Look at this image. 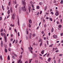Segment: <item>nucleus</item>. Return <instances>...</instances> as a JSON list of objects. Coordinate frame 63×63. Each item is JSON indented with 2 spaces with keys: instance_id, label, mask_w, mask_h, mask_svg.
Here are the masks:
<instances>
[{
  "instance_id": "obj_18",
  "label": "nucleus",
  "mask_w": 63,
  "mask_h": 63,
  "mask_svg": "<svg viewBox=\"0 0 63 63\" xmlns=\"http://www.w3.org/2000/svg\"><path fill=\"white\" fill-rule=\"evenodd\" d=\"M10 26L12 27H14V26H15V25H12V24H10Z\"/></svg>"
},
{
  "instance_id": "obj_23",
  "label": "nucleus",
  "mask_w": 63,
  "mask_h": 63,
  "mask_svg": "<svg viewBox=\"0 0 63 63\" xmlns=\"http://www.w3.org/2000/svg\"><path fill=\"white\" fill-rule=\"evenodd\" d=\"M8 6H10V5H11V1H10L8 3Z\"/></svg>"
},
{
  "instance_id": "obj_48",
  "label": "nucleus",
  "mask_w": 63,
  "mask_h": 63,
  "mask_svg": "<svg viewBox=\"0 0 63 63\" xmlns=\"http://www.w3.org/2000/svg\"><path fill=\"white\" fill-rule=\"evenodd\" d=\"M42 11H41L40 12V14H42Z\"/></svg>"
},
{
  "instance_id": "obj_41",
  "label": "nucleus",
  "mask_w": 63,
  "mask_h": 63,
  "mask_svg": "<svg viewBox=\"0 0 63 63\" xmlns=\"http://www.w3.org/2000/svg\"><path fill=\"white\" fill-rule=\"evenodd\" d=\"M42 42V39H40L39 40V42Z\"/></svg>"
},
{
  "instance_id": "obj_44",
  "label": "nucleus",
  "mask_w": 63,
  "mask_h": 63,
  "mask_svg": "<svg viewBox=\"0 0 63 63\" xmlns=\"http://www.w3.org/2000/svg\"><path fill=\"white\" fill-rule=\"evenodd\" d=\"M16 43H18V41H17V40H16Z\"/></svg>"
},
{
  "instance_id": "obj_6",
  "label": "nucleus",
  "mask_w": 63,
  "mask_h": 63,
  "mask_svg": "<svg viewBox=\"0 0 63 63\" xmlns=\"http://www.w3.org/2000/svg\"><path fill=\"white\" fill-rule=\"evenodd\" d=\"M45 52V51L44 50H42L41 52V53L42 54H44V52Z\"/></svg>"
},
{
  "instance_id": "obj_31",
  "label": "nucleus",
  "mask_w": 63,
  "mask_h": 63,
  "mask_svg": "<svg viewBox=\"0 0 63 63\" xmlns=\"http://www.w3.org/2000/svg\"><path fill=\"white\" fill-rule=\"evenodd\" d=\"M3 31V29H1L0 31V32H2Z\"/></svg>"
},
{
  "instance_id": "obj_25",
  "label": "nucleus",
  "mask_w": 63,
  "mask_h": 63,
  "mask_svg": "<svg viewBox=\"0 0 63 63\" xmlns=\"http://www.w3.org/2000/svg\"><path fill=\"white\" fill-rule=\"evenodd\" d=\"M42 43H43V42L42 41L41 43H40V47H41V46H42Z\"/></svg>"
},
{
  "instance_id": "obj_15",
  "label": "nucleus",
  "mask_w": 63,
  "mask_h": 63,
  "mask_svg": "<svg viewBox=\"0 0 63 63\" xmlns=\"http://www.w3.org/2000/svg\"><path fill=\"white\" fill-rule=\"evenodd\" d=\"M5 52H7V49H6V48H5Z\"/></svg>"
},
{
  "instance_id": "obj_40",
  "label": "nucleus",
  "mask_w": 63,
  "mask_h": 63,
  "mask_svg": "<svg viewBox=\"0 0 63 63\" xmlns=\"http://www.w3.org/2000/svg\"><path fill=\"white\" fill-rule=\"evenodd\" d=\"M8 50L9 51H11V49L10 48H8Z\"/></svg>"
},
{
  "instance_id": "obj_51",
  "label": "nucleus",
  "mask_w": 63,
  "mask_h": 63,
  "mask_svg": "<svg viewBox=\"0 0 63 63\" xmlns=\"http://www.w3.org/2000/svg\"><path fill=\"white\" fill-rule=\"evenodd\" d=\"M2 19V18L1 17H0V21Z\"/></svg>"
},
{
  "instance_id": "obj_7",
  "label": "nucleus",
  "mask_w": 63,
  "mask_h": 63,
  "mask_svg": "<svg viewBox=\"0 0 63 63\" xmlns=\"http://www.w3.org/2000/svg\"><path fill=\"white\" fill-rule=\"evenodd\" d=\"M12 18L13 19H15V15L14 14H13L12 15Z\"/></svg>"
},
{
  "instance_id": "obj_35",
  "label": "nucleus",
  "mask_w": 63,
  "mask_h": 63,
  "mask_svg": "<svg viewBox=\"0 0 63 63\" xmlns=\"http://www.w3.org/2000/svg\"><path fill=\"white\" fill-rule=\"evenodd\" d=\"M61 4H62L63 3V0H62L60 2Z\"/></svg>"
},
{
  "instance_id": "obj_57",
  "label": "nucleus",
  "mask_w": 63,
  "mask_h": 63,
  "mask_svg": "<svg viewBox=\"0 0 63 63\" xmlns=\"http://www.w3.org/2000/svg\"><path fill=\"white\" fill-rule=\"evenodd\" d=\"M58 52V50H56V52Z\"/></svg>"
},
{
  "instance_id": "obj_3",
  "label": "nucleus",
  "mask_w": 63,
  "mask_h": 63,
  "mask_svg": "<svg viewBox=\"0 0 63 63\" xmlns=\"http://www.w3.org/2000/svg\"><path fill=\"white\" fill-rule=\"evenodd\" d=\"M31 6H29V8H28V10H29V12H31V11L30 10V9H31Z\"/></svg>"
},
{
  "instance_id": "obj_49",
  "label": "nucleus",
  "mask_w": 63,
  "mask_h": 63,
  "mask_svg": "<svg viewBox=\"0 0 63 63\" xmlns=\"http://www.w3.org/2000/svg\"><path fill=\"white\" fill-rule=\"evenodd\" d=\"M20 35L19 32H18V36H19Z\"/></svg>"
},
{
  "instance_id": "obj_4",
  "label": "nucleus",
  "mask_w": 63,
  "mask_h": 63,
  "mask_svg": "<svg viewBox=\"0 0 63 63\" xmlns=\"http://www.w3.org/2000/svg\"><path fill=\"white\" fill-rule=\"evenodd\" d=\"M59 15V13L58 12H56L55 13V15L56 16H58Z\"/></svg>"
},
{
  "instance_id": "obj_2",
  "label": "nucleus",
  "mask_w": 63,
  "mask_h": 63,
  "mask_svg": "<svg viewBox=\"0 0 63 63\" xmlns=\"http://www.w3.org/2000/svg\"><path fill=\"white\" fill-rule=\"evenodd\" d=\"M21 9L20 7L19 8V14H20L21 12Z\"/></svg>"
},
{
  "instance_id": "obj_17",
  "label": "nucleus",
  "mask_w": 63,
  "mask_h": 63,
  "mask_svg": "<svg viewBox=\"0 0 63 63\" xmlns=\"http://www.w3.org/2000/svg\"><path fill=\"white\" fill-rule=\"evenodd\" d=\"M29 23L30 24L32 23V21L31 20H29Z\"/></svg>"
},
{
  "instance_id": "obj_21",
  "label": "nucleus",
  "mask_w": 63,
  "mask_h": 63,
  "mask_svg": "<svg viewBox=\"0 0 63 63\" xmlns=\"http://www.w3.org/2000/svg\"><path fill=\"white\" fill-rule=\"evenodd\" d=\"M62 27V26H61V25H59V27L60 28H61Z\"/></svg>"
},
{
  "instance_id": "obj_10",
  "label": "nucleus",
  "mask_w": 63,
  "mask_h": 63,
  "mask_svg": "<svg viewBox=\"0 0 63 63\" xmlns=\"http://www.w3.org/2000/svg\"><path fill=\"white\" fill-rule=\"evenodd\" d=\"M8 15H9L10 14V10H9L7 12Z\"/></svg>"
},
{
  "instance_id": "obj_37",
  "label": "nucleus",
  "mask_w": 63,
  "mask_h": 63,
  "mask_svg": "<svg viewBox=\"0 0 63 63\" xmlns=\"http://www.w3.org/2000/svg\"><path fill=\"white\" fill-rule=\"evenodd\" d=\"M52 46H53V44H51V45H50L49 47H52Z\"/></svg>"
},
{
  "instance_id": "obj_13",
  "label": "nucleus",
  "mask_w": 63,
  "mask_h": 63,
  "mask_svg": "<svg viewBox=\"0 0 63 63\" xmlns=\"http://www.w3.org/2000/svg\"><path fill=\"white\" fill-rule=\"evenodd\" d=\"M39 4L40 5H42L43 4V3L42 2H39Z\"/></svg>"
},
{
  "instance_id": "obj_53",
  "label": "nucleus",
  "mask_w": 63,
  "mask_h": 63,
  "mask_svg": "<svg viewBox=\"0 0 63 63\" xmlns=\"http://www.w3.org/2000/svg\"><path fill=\"white\" fill-rule=\"evenodd\" d=\"M51 14H52V15H53L54 13H53V12H51Z\"/></svg>"
},
{
  "instance_id": "obj_27",
  "label": "nucleus",
  "mask_w": 63,
  "mask_h": 63,
  "mask_svg": "<svg viewBox=\"0 0 63 63\" xmlns=\"http://www.w3.org/2000/svg\"><path fill=\"white\" fill-rule=\"evenodd\" d=\"M36 8H37V9H39V6H37Z\"/></svg>"
},
{
  "instance_id": "obj_11",
  "label": "nucleus",
  "mask_w": 63,
  "mask_h": 63,
  "mask_svg": "<svg viewBox=\"0 0 63 63\" xmlns=\"http://www.w3.org/2000/svg\"><path fill=\"white\" fill-rule=\"evenodd\" d=\"M10 11H11V13H13V11L12 10V7H10Z\"/></svg>"
},
{
  "instance_id": "obj_29",
  "label": "nucleus",
  "mask_w": 63,
  "mask_h": 63,
  "mask_svg": "<svg viewBox=\"0 0 63 63\" xmlns=\"http://www.w3.org/2000/svg\"><path fill=\"white\" fill-rule=\"evenodd\" d=\"M50 20H51V21H52V18H50Z\"/></svg>"
},
{
  "instance_id": "obj_52",
  "label": "nucleus",
  "mask_w": 63,
  "mask_h": 63,
  "mask_svg": "<svg viewBox=\"0 0 63 63\" xmlns=\"http://www.w3.org/2000/svg\"><path fill=\"white\" fill-rule=\"evenodd\" d=\"M29 63H31V60H29Z\"/></svg>"
},
{
  "instance_id": "obj_19",
  "label": "nucleus",
  "mask_w": 63,
  "mask_h": 63,
  "mask_svg": "<svg viewBox=\"0 0 63 63\" xmlns=\"http://www.w3.org/2000/svg\"><path fill=\"white\" fill-rule=\"evenodd\" d=\"M8 60H10V56H8Z\"/></svg>"
},
{
  "instance_id": "obj_28",
  "label": "nucleus",
  "mask_w": 63,
  "mask_h": 63,
  "mask_svg": "<svg viewBox=\"0 0 63 63\" xmlns=\"http://www.w3.org/2000/svg\"><path fill=\"white\" fill-rule=\"evenodd\" d=\"M31 25L30 24H29V27H31Z\"/></svg>"
},
{
  "instance_id": "obj_58",
  "label": "nucleus",
  "mask_w": 63,
  "mask_h": 63,
  "mask_svg": "<svg viewBox=\"0 0 63 63\" xmlns=\"http://www.w3.org/2000/svg\"><path fill=\"white\" fill-rule=\"evenodd\" d=\"M12 58L13 59H15V57L14 56H12Z\"/></svg>"
},
{
  "instance_id": "obj_63",
  "label": "nucleus",
  "mask_w": 63,
  "mask_h": 63,
  "mask_svg": "<svg viewBox=\"0 0 63 63\" xmlns=\"http://www.w3.org/2000/svg\"><path fill=\"white\" fill-rule=\"evenodd\" d=\"M9 30L10 31L11 30V27H10L9 28Z\"/></svg>"
},
{
  "instance_id": "obj_14",
  "label": "nucleus",
  "mask_w": 63,
  "mask_h": 63,
  "mask_svg": "<svg viewBox=\"0 0 63 63\" xmlns=\"http://www.w3.org/2000/svg\"><path fill=\"white\" fill-rule=\"evenodd\" d=\"M4 41L5 42H7V37L4 38Z\"/></svg>"
},
{
  "instance_id": "obj_16",
  "label": "nucleus",
  "mask_w": 63,
  "mask_h": 63,
  "mask_svg": "<svg viewBox=\"0 0 63 63\" xmlns=\"http://www.w3.org/2000/svg\"><path fill=\"white\" fill-rule=\"evenodd\" d=\"M0 59H1V60H3V59H2V55H0Z\"/></svg>"
},
{
  "instance_id": "obj_20",
  "label": "nucleus",
  "mask_w": 63,
  "mask_h": 63,
  "mask_svg": "<svg viewBox=\"0 0 63 63\" xmlns=\"http://www.w3.org/2000/svg\"><path fill=\"white\" fill-rule=\"evenodd\" d=\"M21 61H21V59H19V60L18 61V63H19V62H21Z\"/></svg>"
},
{
  "instance_id": "obj_34",
  "label": "nucleus",
  "mask_w": 63,
  "mask_h": 63,
  "mask_svg": "<svg viewBox=\"0 0 63 63\" xmlns=\"http://www.w3.org/2000/svg\"><path fill=\"white\" fill-rule=\"evenodd\" d=\"M2 8L3 10V11H4V7H3V5H2Z\"/></svg>"
},
{
  "instance_id": "obj_33",
  "label": "nucleus",
  "mask_w": 63,
  "mask_h": 63,
  "mask_svg": "<svg viewBox=\"0 0 63 63\" xmlns=\"http://www.w3.org/2000/svg\"><path fill=\"white\" fill-rule=\"evenodd\" d=\"M47 6H46L45 8V11H46V10H47Z\"/></svg>"
},
{
  "instance_id": "obj_38",
  "label": "nucleus",
  "mask_w": 63,
  "mask_h": 63,
  "mask_svg": "<svg viewBox=\"0 0 63 63\" xmlns=\"http://www.w3.org/2000/svg\"><path fill=\"white\" fill-rule=\"evenodd\" d=\"M19 19H18V26H19Z\"/></svg>"
},
{
  "instance_id": "obj_42",
  "label": "nucleus",
  "mask_w": 63,
  "mask_h": 63,
  "mask_svg": "<svg viewBox=\"0 0 63 63\" xmlns=\"http://www.w3.org/2000/svg\"><path fill=\"white\" fill-rule=\"evenodd\" d=\"M44 27H46V26H47V25L46 24L44 25Z\"/></svg>"
},
{
  "instance_id": "obj_24",
  "label": "nucleus",
  "mask_w": 63,
  "mask_h": 63,
  "mask_svg": "<svg viewBox=\"0 0 63 63\" xmlns=\"http://www.w3.org/2000/svg\"><path fill=\"white\" fill-rule=\"evenodd\" d=\"M35 36H36V35L35 33H34L32 34V36L33 37H35Z\"/></svg>"
},
{
  "instance_id": "obj_60",
  "label": "nucleus",
  "mask_w": 63,
  "mask_h": 63,
  "mask_svg": "<svg viewBox=\"0 0 63 63\" xmlns=\"http://www.w3.org/2000/svg\"><path fill=\"white\" fill-rule=\"evenodd\" d=\"M14 56H16V54H14Z\"/></svg>"
},
{
  "instance_id": "obj_54",
  "label": "nucleus",
  "mask_w": 63,
  "mask_h": 63,
  "mask_svg": "<svg viewBox=\"0 0 63 63\" xmlns=\"http://www.w3.org/2000/svg\"><path fill=\"white\" fill-rule=\"evenodd\" d=\"M15 39L14 40V41L13 42V44H14V43H15Z\"/></svg>"
},
{
  "instance_id": "obj_9",
  "label": "nucleus",
  "mask_w": 63,
  "mask_h": 63,
  "mask_svg": "<svg viewBox=\"0 0 63 63\" xmlns=\"http://www.w3.org/2000/svg\"><path fill=\"white\" fill-rule=\"evenodd\" d=\"M32 35V33H30V35H29V37H30V39H31V36Z\"/></svg>"
},
{
  "instance_id": "obj_50",
  "label": "nucleus",
  "mask_w": 63,
  "mask_h": 63,
  "mask_svg": "<svg viewBox=\"0 0 63 63\" xmlns=\"http://www.w3.org/2000/svg\"><path fill=\"white\" fill-rule=\"evenodd\" d=\"M54 63H56V60H55L54 61Z\"/></svg>"
},
{
  "instance_id": "obj_5",
  "label": "nucleus",
  "mask_w": 63,
  "mask_h": 63,
  "mask_svg": "<svg viewBox=\"0 0 63 63\" xmlns=\"http://www.w3.org/2000/svg\"><path fill=\"white\" fill-rule=\"evenodd\" d=\"M53 38H55V39H57V36L56 35H53Z\"/></svg>"
},
{
  "instance_id": "obj_47",
  "label": "nucleus",
  "mask_w": 63,
  "mask_h": 63,
  "mask_svg": "<svg viewBox=\"0 0 63 63\" xmlns=\"http://www.w3.org/2000/svg\"><path fill=\"white\" fill-rule=\"evenodd\" d=\"M49 54H47V57H48V56H49Z\"/></svg>"
},
{
  "instance_id": "obj_1",
  "label": "nucleus",
  "mask_w": 63,
  "mask_h": 63,
  "mask_svg": "<svg viewBox=\"0 0 63 63\" xmlns=\"http://www.w3.org/2000/svg\"><path fill=\"white\" fill-rule=\"evenodd\" d=\"M22 2L23 4H24V6L22 8V10L23 11H24L25 12L26 11V9L25 8L26 3H25V2H24V1H22Z\"/></svg>"
},
{
  "instance_id": "obj_56",
  "label": "nucleus",
  "mask_w": 63,
  "mask_h": 63,
  "mask_svg": "<svg viewBox=\"0 0 63 63\" xmlns=\"http://www.w3.org/2000/svg\"><path fill=\"white\" fill-rule=\"evenodd\" d=\"M1 36H3V32H1Z\"/></svg>"
},
{
  "instance_id": "obj_32",
  "label": "nucleus",
  "mask_w": 63,
  "mask_h": 63,
  "mask_svg": "<svg viewBox=\"0 0 63 63\" xmlns=\"http://www.w3.org/2000/svg\"><path fill=\"white\" fill-rule=\"evenodd\" d=\"M9 46L10 47H12V45L11 44V43H9Z\"/></svg>"
},
{
  "instance_id": "obj_12",
  "label": "nucleus",
  "mask_w": 63,
  "mask_h": 63,
  "mask_svg": "<svg viewBox=\"0 0 63 63\" xmlns=\"http://www.w3.org/2000/svg\"><path fill=\"white\" fill-rule=\"evenodd\" d=\"M51 60V58H49L48 60V62H50V61Z\"/></svg>"
},
{
  "instance_id": "obj_8",
  "label": "nucleus",
  "mask_w": 63,
  "mask_h": 63,
  "mask_svg": "<svg viewBox=\"0 0 63 63\" xmlns=\"http://www.w3.org/2000/svg\"><path fill=\"white\" fill-rule=\"evenodd\" d=\"M3 35L4 37V38L7 37H6V34H5V33H3Z\"/></svg>"
},
{
  "instance_id": "obj_62",
  "label": "nucleus",
  "mask_w": 63,
  "mask_h": 63,
  "mask_svg": "<svg viewBox=\"0 0 63 63\" xmlns=\"http://www.w3.org/2000/svg\"><path fill=\"white\" fill-rule=\"evenodd\" d=\"M28 31H27V35H28Z\"/></svg>"
},
{
  "instance_id": "obj_64",
  "label": "nucleus",
  "mask_w": 63,
  "mask_h": 63,
  "mask_svg": "<svg viewBox=\"0 0 63 63\" xmlns=\"http://www.w3.org/2000/svg\"><path fill=\"white\" fill-rule=\"evenodd\" d=\"M63 33H62L61 34V36H63Z\"/></svg>"
},
{
  "instance_id": "obj_55",
  "label": "nucleus",
  "mask_w": 63,
  "mask_h": 63,
  "mask_svg": "<svg viewBox=\"0 0 63 63\" xmlns=\"http://www.w3.org/2000/svg\"><path fill=\"white\" fill-rule=\"evenodd\" d=\"M11 37H13V34H11Z\"/></svg>"
},
{
  "instance_id": "obj_45",
  "label": "nucleus",
  "mask_w": 63,
  "mask_h": 63,
  "mask_svg": "<svg viewBox=\"0 0 63 63\" xmlns=\"http://www.w3.org/2000/svg\"><path fill=\"white\" fill-rule=\"evenodd\" d=\"M36 15H39V12H38Z\"/></svg>"
},
{
  "instance_id": "obj_46",
  "label": "nucleus",
  "mask_w": 63,
  "mask_h": 63,
  "mask_svg": "<svg viewBox=\"0 0 63 63\" xmlns=\"http://www.w3.org/2000/svg\"><path fill=\"white\" fill-rule=\"evenodd\" d=\"M47 53H46L45 55H43V56L44 57H45V56H46V55H47Z\"/></svg>"
},
{
  "instance_id": "obj_22",
  "label": "nucleus",
  "mask_w": 63,
  "mask_h": 63,
  "mask_svg": "<svg viewBox=\"0 0 63 63\" xmlns=\"http://www.w3.org/2000/svg\"><path fill=\"white\" fill-rule=\"evenodd\" d=\"M1 45L2 47H3V41H1Z\"/></svg>"
},
{
  "instance_id": "obj_39",
  "label": "nucleus",
  "mask_w": 63,
  "mask_h": 63,
  "mask_svg": "<svg viewBox=\"0 0 63 63\" xmlns=\"http://www.w3.org/2000/svg\"><path fill=\"white\" fill-rule=\"evenodd\" d=\"M40 59H41V60H43V58H42V57H40Z\"/></svg>"
},
{
  "instance_id": "obj_43",
  "label": "nucleus",
  "mask_w": 63,
  "mask_h": 63,
  "mask_svg": "<svg viewBox=\"0 0 63 63\" xmlns=\"http://www.w3.org/2000/svg\"><path fill=\"white\" fill-rule=\"evenodd\" d=\"M10 16V15H9L8 16H7V18H9V16Z\"/></svg>"
},
{
  "instance_id": "obj_36",
  "label": "nucleus",
  "mask_w": 63,
  "mask_h": 63,
  "mask_svg": "<svg viewBox=\"0 0 63 63\" xmlns=\"http://www.w3.org/2000/svg\"><path fill=\"white\" fill-rule=\"evenodd\" d=\"M18 6V4H17L16 6V8H17V7Z\"/></svg>"
},
{
  "instance_id": "obj_61",
  "label": "nucleus",
  "mask_w": 63,
  "mask_h": 63,
  "mask_svg": "<svg viewBox=\"0 0 63 63\" xmlns=\"http://www.w3.org/2000/svg\"><path fill=\"white\" fill-rule=\"evenodd\" d=\"M22 55H21L20 56V58H21L22 57Z\"/></svg>"
},
{
  "instance_id": "obj_59",
  "label": "nucleus",
  "mask_w": 63,
  "mask_h": 63,
  "mask_svg": "<svg viewBox=\"0 0 63 63\" xmlns=\"http://www.w3.org/2000/svg\"><path fill=\"white\" fill-rule=\"evenodd\" d=\"M39 26H38L37 28V30H38V29H39Z\"/></svg>"
},
{
  "instance_id": "obj_26",
  "label": "nucleus",
  "mask_w": 63,
  "mask_h": 63,
  "mask_svg": "<svg viewBox=\"0 0 63 63\" xmlns=\"http://www.w3.org/2000/svg\"><path fill=\"white\" fill-rule=\"evenodd\" d=\"M54 30V29L53 28H52L51 29V32H53V31Z\"/></svg>"
},
{
  "instance_id": "obj_30",
  "label": "nucleus",
  "mask_w": 63,
  "mask_h": 63,
  "mask_svg": "<svg viewBox=\"0 0 63 63\" xmlns=\"http://www.w3.org/2000/svg\"><path fill=\"white\" fill-rule=\"evenodd\" d=\"M31 6L33 8H34V5L33 4H32L31 5Z\"/></svg>"
}]
</instances>
